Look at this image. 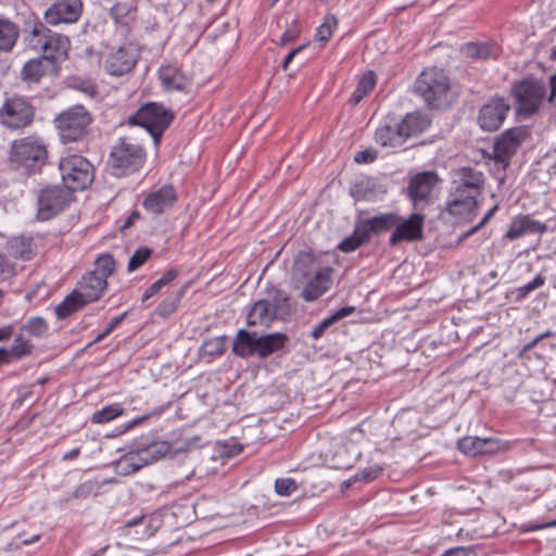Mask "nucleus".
<instances>
[{"label": "nucleus", "instance_id": "obj_61", "mask_svg": "<svg viewBox=\"0 0 556 556\" xmlns=\"http://www.w3.org/2000/svg\"><path fill=\"white\" fill-rule=\"evenodd\" d=\"M97 489V483L92 481H86L79 484L72 493L73 498H86L91 495Z\"/></svg>", "mask_w": 556, "mask_h": 556}, {"label": "nucleus", "instance_id": "obj_62", "mask_svg": "<svg viewBox=\"0 0 556 556\" xmlns=\"http://www.w3.org/2000/svg\"><path fill=\"white\" fill-rule=\"evenodd\" d=\"M441 556H478L472 547L458 546L444 552Z\"/></svg>", "mask_w": 556, "mask_h": 556}, {"label": "nucleus", "instance_id": "obj_5", "mask_svg": "<svg viewBox=\"0 0 556 556\" xmlns=\"http://www.w3.org/2000/svg\"><path fill=\"white\" fill-rule=\"evenodd\" d=\"M174 118L175 113L163 103L147 102L128 117L127 124L144 128L153 138L154 144H159Z\"/></svg>", "mask_w": 556, "mask_h": 556}, {"label": "nucleus", "instance_id": "obj_20", "mask_svg": "<svg viewBox=\"0 0 556 556\" xmlns=\"http://www.w3.org/2000/svg\"><path fill=\"white\" fill-rule=\"evenodd\" d=\"M137 10L135 0L131 2L118 1L110 9V17L124 36H128L134 28L137 20Z\"/></svg>", "mask_w": 556, "mask_h": 556}, {"label": "nucleus", "instance_id": "obj_12", "mask_svg": "<svg viewBox=\"0 0 556 556\" xmlns=\"http://www.w3.org/2000/svg\"><path fill=\"white\" fill-rule=\"evenodd\" d=\"M83 12V0H53L43 12V20L50 26L71 25L78 22Z\"/></svg>", "mask_w": 556, "mask_h": 556}, {"label": "nucleus", "instance_id": "obj_33", "mask_svg": "<svg viewBox=\"0 0 556 556\" xmlns=\"http://www.w3.org/2000/svg\"><path fill=\"white\" fill-rule=\"evenodd\" d=\"M8 253L14 258L29 261L36 255V247L31 237L18 236L7 243Z\"/></svg>", "mask_w": 556, "mask_h": 556}, {"label": "nucleus", "instance_id": "obj_59", "mask_svg": "<svg viewBox=\"0 0 556 556\" xmlns=\"http://www.w3.org/2000/svg\"><path fill=\"white\" fill-rule=\"evenodd\" d=\"M146 455L147 453L142 451L141 446H138L135 451L126 453V456L129 457L131 466L137 465L138 470L149 465Z\"/></svg>", "mask_w": 556, "mask_h": 556}, {"label": "nucleus", "instance_id": "obj_8", "mask_svg": "<svg viewBox=\"0 0 556 556\" xmlns=\"http://www.w3.org/2000/svg\"><path fill=\"white\" fill-rule=\"evenodd\" d=\"M35 114V106L25 97H5L0 106V125L12 131L23 130L33 125Z\"/></svg>", "mask_w": 556, "mask_h": 556}, {"label": "nucleus", "instance_id": "obj_13", "mask_svg": "<svg viewBox=\"0 0 556 556\" xmlns=\"http://www.w3.org/2000/svg\"><path fill=\"white\" fill-rule=\"evenodd\" d=\"M425 216L420 213H413L408 218H403L397 214V222L389 238V243L395 247L402 241H418L424 238Z\"/></svg>", "mask_w": 556, "mask_h": 556}, {"label": "nucleus", "instance_id": "obj_37", "mask_svg": "<svg viewBox=\"0 0 556 556\" xmlns=\"http://www.w3.org/2000/svg\"><path fill=\"white\" fill-rule=\"evenodd\" d=\"M87 303L80 298L77 290H74L55 306V316L58 319H65L75 312L81 309Z\"/></svg>", "mask_w": 556, "mask_h": 556}, {"label": "nucleus", "instance_id": "obj_26", "mask_svg": "<svg viewBox=\"0 0 556 556\" xmlns=\"http://www.w3.org/2000/svg\"><path fill=\"white\" fill-rule=\"evenodd\" d=\"M275 319L278 318L271 308V302L266 299L256 301L247 314L248 326L268 327Z\"/></svg>", "mask_w": 556, "mask_h": 556}, {"label": "nucleus", "instance_id": "obj_52", "mask_svg": "<svg viewBox=\"0 0 556 556\" xmlns=\"http://www.w3.org/2000/svg\"><path fill=\"white\" fill-rule=\"evenodd\" d=\"M115 270V261L110 253H105L100 255L96 260V270L100 277H103L105 280L109 276H111Z\"/></svg>", "mask_w": 556, "mask_h": 556}, {"label": "nucleus", "instance_id": "obj_57", "mask_svg": "<svg viewBox=\"0 0 556 556\" xmlns=\"http://www.w3.org/2000/svg\"><path fill=\"white\" fill-rule=\"evenodd\" d=\"M115 470L121 476H129V475L138 471V466L137 465L131 466L129 457H127L126 454H124L116 462Z\"/></svg>", "mask_w": 556, "mask_h": 556}, {"label": "nucleus", "instance_id": "obj_19", "mask_svg": "<svg viewBox=\"0 0 556 556\" xmlns=\"http://www.w3.org/2000/svg\"><path fill=\"white\" fill-rule=\"evenodd\" d=\"M375 140L381 147L400 149L405 144L399 121L387 116L383 123L375 131Z\"/></svg>", "mask_w": 556, "mask_h": 556}, {"label": "nucleus", "instance_id": "obj_6", "mask_svg": "<svg viewBox=\"0 0 556 556\" xmlns=\"http://www.w3.org/2000/svg\"><path fill=\"white\" fill-rule=\"evenodd\" d=\"M26 31L35 39V47L43 52L42 58L55 65L58 59H66L71 47L70 38L48 28L47 24L35 17L27 23Z\"/></svg>", "mask_w": 556, "mask_h": 556}, {"label": "nucleus", "instance_id": "obj_3", "mask_svg": "<svg viewBox=\"0 0 556 556\" xmlns=\"http://www.w3.org/2000/svg\"><path fill=\"white\" fill-rule=\"evenodd\" d=\"M92 122V114L83 104L70 106L53 119L63 144L84 141L91 132Z\"/></svg>", "mask_w": 556, "mask_h": 556}, {"label": "nucleus", "instance_id": "obj_38", "mask_svg": "<svg viewBox=\"0 0 556 556\" xmlns=\"http://www.w3.org/2000/svg\"><path fill=\"white\" fill-rule=\"evenodd\" d=\"M354 312H355V307L354 306H350V305L337 309L330 316L324 318L318 325H316L314 327V329L311 332V337L314 340H318L319 338L323 337V334L326 332V330L329 327H331L332 325H334L339 320L350 316Z\"/></svg>", "mask_w": 556, "mask_h": 556}, {"label": "nucleus", "instance_id": "obj_30", "mask_svg": "<svg viewBox=\"0 0 556 556\" xmlns=\"http://www.w3.org/2000/svg\"><path fill=\"white\" fill-rule=\"evenodd\" d=\"M257 333L240 329L232 343V353L241 358H249L256 355Z\"/></svg>", "mask_w": 556, "mask_h": 556}, {"label": "nucleus", "instance_id": "obj_40", "mask_svg": "<svg viewBox=\"0 0 556 556\" xmlns=\"http://www.w3.org/2000/svg\"><path fill=\"white\" fill-rule=\"evenodd\" d=\"M376 86V74L372 71L366 72L358 80L355 90L351 94L350 102L358 104Z\"/></svg>", "mask_w": 556, "mask_h": 556}, {"label": "nucleus", "instance_id": "obj_36", "mask_svg": "<svg viewBox=\"0 0 556 556\" xmlns=\"http://www.w3.org/2000/svg\"><path fill=\"white\" fill-rule=\"evenodd\" d=\"M457 179L454 180L456 186L470 190L471 193L481 192L483 185V174L472 167H462L457 172Z\"/></svg>", "mask_w": 556, "mask_h": 556}, {"label": "nucleus", "instance_id": "obj_35", "mask_svg": "<svg viewBox=\"0 0 556 556\" xmlns=\"http://www.w3.org/2000/svg\"><path fill=\"white\" fill-rule=\"evenodd\" d=\"M20 27L10 18L0 17V52L9 53L20 38Z\"/></svg>", "mask_w": 556, "mask_h": 556}, {"label": "nucleus", "instance_id": "obj_28", "mask_svg": "<svg viewBox=\"0 0 556 556\" xmlns=\"http://www.w3.org/2000/svg\"><path fill=\"white\" fill-rule=\"evenodd\" d=\"M459 51L465 59L471 61L496 59L498 54L496 45L490 42H465L462 45Z\"/></svg>", "mask_w": 556, "mask_h": 556}, {"label": "nucleus", "instance_id": "obj_55", "mask_svg": "<svg viewBox=\"0 0 556 556\" xmlns=\"http://www.w3.org/2000/svg\"><path fill=\"white\" fill-rule=\"evenodd\" d=\"M298 490V483L292 478H278L275 481V491L278 495L289 496Z\"/></svg>", "mask_w": 556, "mask_h": 556}, {"label": "nucleus", "instance_id": "obj_25", "mask_svg": "<svg viewBox=\"0 0 556 556\" xmlns=\"http://www.w3.org/2000/svg\"><path fill=\"white\" fill-rule=\"evenodd\" d=\"M405 142L409 138L418 137L430 127V119L420 111L407 113L400 121Z\"/></svg>", "mask_w": 556, "mask_h": 556}, {"label": "nucleus", "instance_id": "obj_46", "mask_svg": "<svg viewBox=\"0 0 556 556\" xmlns=\"http://www.w3.org/2000/svg\"><path fill=\"white\" fill-rule=\"evenodd\" d=\"M67 86L74 90L81 91L90 98H94L98 94V86L89 78L71 76L67 78Z\"/></svg>", "mask_w": 556, "mask_h": 556}, {"label": "nucleus", "instance_id": "obj_17", "mask_svg": "<svg viewBox=\"0 0 556 556\" xmlns=\"http://www.w3.org/2000/svg\"><path fill=\"white\" fill-rule=\"evenodd\" d=\"M178 200V193L172 184H165L159 189L149 192L143 201L142 207L153 215H161L170 210Z\"/></svg>", "mask_w": 556, "mask_h": 556}, {"label": "nucleus", "instance_id": "obj_7", "mask_svg": "<svg viewBox=\"0 0 556 556\" xmlns=\"http://www.w3.org/2000/svg\"><path fill=\"white\" fill-rule=\"evenodd\" d=\"M63 187L73 194L87 189L94 179L93 165L84 156L70 154L61 157L58 165Z\"/></svg>", "mask_w": 556, "mask_h": 556}, {"label": "nucleus", "instance_id": "obj_15", "mask_svg": "<svg viewBox=\"0 0 556 556\" xmlns=\"http://www.w3.org/2000/svg\"><path fill=\"white\" fill-rule=\"evenodd\" d=\"M509 110L510 105L504 98L493 97L480 109L478 123L482 129L495 131L503 124Z\"/></svg>", "mask_w": 556, "mask_h": 556}, {"label": "nucleus", "instance_id": "obj_39", "mask_svg": "<svg viewBox=\"0 0 556 556\" xmlns=\"http://www.w3.org/2000/svg\"><path fill=\"white\" fill-rule=\"evenodd\" d=\"M187 290V285L169 293L156 307L155 313L163 319H166L178 308L181 299Z\"/></svg>", "mask_w": 556, "mask_h": 556}, {"label": "nucleus", "instance_id": "obj_54", "mask_svg": "<svg viewBox=\"0 0 556 556\" xmlns=\"http://www.w3.org/2000/svg\"><path fill=\"white\" fill-rule=\"evenodd\" d=\"M382 472V468L380 466L368 467L365 468L357 473H355L350 480L349 484L353 482L363 481L365 483L371 482L376 480Z\"/></svg>", "mask_w": 556, "mask_h": 556}, {"label": "nucleus", "instance_id": "obj_64", "mask_svg": "<svg viewBox=\"0 0 556 556\" xmlns=\"http://www.w3.org/2000/svg\"><path fill=\"white\" fill-rule=\"evenodd\" d=\"M163 288L162 283L160 282V280L157 279L156 281H154L142 294V302L144 303L146 301H148L150 298H152L153 295H155L157 292L161 291V289Z\"/></svg>", "mask_w": 556, "mask_h": 556}, {"label": "nucleus", "instance_id": "obj_42", "mask_svg": "<svg viewBox=\"0 0 556 556\" xmlns=\"http://www.w3.org/2000/svg\"><path fill=\"white\" fill-rule=\"evenodd\" d=\"M478 207L477 200L473 197H467L465 200L459 198L450 199L447 202V212L451 215L462 216L473 213Z\"/></svg>", "mask_w": 556, "mask_h": 556}, {"label": "nucleus", "instance_id": "obj_58", "mask_svg": "<svg viewBox=\"0 0 556 556\" xmlns=\"http://www.w3.org/2000/svg\"><path fill=\"white\" fill-rule=\"evenodd\" d=\"M15 275V264L0 253V282L12 278Z\"/></svg>", "mask_w": 556, "mask_h": 556}, {"label": "nucleus", "instance_id": "obj_48", "mask_svg": "<svg viewBox=\"0 0 556 556\" xmlns=\"http://www.w3.org/2000/svg\"><path fill=\"white\" fill-rule=\"evenodd\" d=\"M350 195L356 201L369 200L374 192V186L369 180H358L351 185Z\"/></svg>", "mask_w": 556, "mask_h": 556}, {"label": "nucleus", "instance_id": "obj_47", "mask_svg": "<svg viewBox=\"0 0 556 556\" xmlns=\"http://www.w3.org/2000/svg\"><path fill=\"white\" fill-rule=\"evenodd\" d=\"M367 238L363 236V232L358 231V226L355 223L354 231L351 236L346 237L338 244V249L341 252L350 253L357 250L359 247L367 244Z\"/></svg>", "mask_w": 556, "mask_h": 556}, {"label": "nucleus", "instance_id": "obj_41", "mask_svg": "<svg viewBox=\"0 0 556 556\" xmlns=\"http://www.w3.org/2000/svg\"><path fill=\"white\" fill-rule=\"evenodd\" d=\"M316 256L312 250L300 251L294 260L293 270L302 278H308L314 269Z\"/></svg>", "mask_w": 556, "mask_h": 556}, {"label": "nucleus", "instance_id": "obj_49", "mask_svg": "<svg viewBox=\"0 0 556 556\" xmlns=\"http://www.w3.org/2000/svg\"><path fill=\"white\" fill-rule=\"evenodd\" d=\"M22 330L31 337L41 338L48 332L49 326L45 318L37 316L26 320L22 326Z\"/></svg>", "mask_w": 556, "mask_h": 556}, {"label": "nucleus", "instance_id": "obj_51", "mask_svg": "<svg viewBox=\"0 0 556 556\" xmlns=\"http://www.w3.org/2000/svg\"><path fill=\"white\" fill-rule=\"evenodd\" d=\"M153 250L149 247H139L134 254L130 256L127 265L128 271H135L144 265L151 257Z\"/></svg>", "mask_w": 556, "mask_h": 556}, {"label": "nucleus", "instance_id": "obj_24", "mask_svg": "<svg viewBox=\"0 0 556 556\" xmlns=\"http://www.w3.org/2000/svg\"><path fill=\"white\" fill-rule=\"evenodd\" d=\"M547 229L544 223L533 219L529 215H518L513 218L505 238L515 240L526 233H542Z\"/></svg>", "mask_w": 556, "mask_h": 556}, {"label": "nucleus", "instance_id": "obj_32", "mask_svg": "<svg viewBox=\"0 0 556 556\" xmlns=\"http://www.w3.org/2000/svg\"><path fill=\"white\" fill-rule=\"evenodd\" d=\"M159 78L166 91H186L189 84L182 72L172 65L161 66Z\"/></svg>", "mask_w": 556, "mask_h": 556}, {"label": "nucleus", "instance_id": "obj_29", "mask_svg": "<svg viewBox=\"0 0 556 556\" xmlns=\"http://www.w3.org/2000/svg\"><path fill=\"white\" fill-rule=\"evenodd\" d=\"M288 341V336L282 332L257 336L256 355L260 358H266L283 350Z\"/></svg>", "mask_w": 556, "mask_h": 556}, {"label": "nucleus", "instance_id": "obj_9", "mask_svg": "<svg viewBox=\"0 0 556 556\" xmlns=\"http://www.w3.org/2000/svg\"><path fill=\"white\" fill-rule=\"evenodd\" d=\"M450 79L442 70L426 68L415 81V92L419 94L429 108H439L442 99L450 90Z\"/></svg>", "mask_w": 556, "mask_h": 556}, {"label": "nucleus", "instance_id": "obj_60", "mask_svg": "<svg viewBox=\"0 0 556 556\" xmlns=\"http://www.w3.org/2000/svg\"><path fill=\"white\" fill-rule=\"evenodd\" d=\"M378 157V151L374 148L365 149L362 151H358L354 155V162L357 164H369L377 160Z\"/></svg>", "mask_w": 556, "mask_h": 556}, {"label": "nucleus", "instance_id": "obj_1", "mask_svg": "<svg viewBox=\"0 0 556 556\" xmlns=\"http://www.w3.org/2000/svg\"><path fill=\"white\" fill-rule=\"evenodd\" d=\"M546 97V85L531 75L515 80L510 86L509 98L519 118L534 115Z\"/></svg>", "mask_w": 556, "mask_h": 556}, {"label": "nucleus", "instance_id": "obj_23", "mask_svg": "<svg viewBox=\"0 0 556 556\" xmlns=\"http://www.w3.org/2000/svg\"><path fill=\"white\" fill-rule=\"evenodd\" d=\"M458 450L467 456L492 454L498 448V442L493 438L464 437L457 441Z\"/></svg>", "mask_w": 556, "mask_h": 556}, {"label": "nucleus", "instance_id": "obj_4", "mask_svg": "<svg viewBox=\"0 0 556 556\" xmlns=\"http://www.w3.org/2000/svg\"><path fill=\"white\" fill-rule=\"evenodd\" d=\"M48 157L47 147L37 136H27L11 143L9 160L11 165L30 175L39 172Z\"/></svg>", "mask_w": 556, "mask_h": 556}, {"label": "nucleus", "instance_id": "obj_18", "mask_svg": "<svg viewBox=\"0 0 556 556\" xmlns=\"http://www.w3.org/2000/svg\"><path fill=\"white\" fill-rule=\"evenodd\" d=\"M363 214H365L363 211L358 213L355 223L358 226V231L363 232V236L367 238L368 243L372 236H380L390 231L397 222V213L395 212H389L368 218H362Z\"/></svg>", "mask_w": 556, "mask_h": 556}, {"label": "nucleus", "instance_id": "obj_50", "mask_svg": "<svg viewBox=\"0 0 556 556\" xmlns=\"http://www.w3.org/2000/svg\"><path fill=\"white\" fill-rule=\"evenodd\" d=\"M227 338L225 336L215 337L204 341L201 349L203 354L208 355L211 357L220 356L225 352V342Z\"/></svg>", "mask_w": 556, "mask_h": 556}, {"label": "nucleus", "instance_id": "obj_44", "mask_svg": "<svg viewBox=\"0 0 556 556\" xmlns=\"http://www.w3.org/2000/svg\"><path fill=\"white\" fill-rule=\"evenodd\" d=\"M172 445L166 441H156L142 445L141 448L147 453L149 465L163 458L170 452Z\"/></svg>", "mask_w": 556, "mask_h": 556}, {"label": "nucleus", "instance_id": "obj_34", "mask_svg": "<svg viewBox=\"0 0 556 556\" xmlns=\"http://www.w3.org/2000/svg\"><path fill=\"white\" fill-rule=\"evenodd\" d=\"M49 64L51 63L42 56L30 59L21 70V79L28 85L39 84L47 75Z\"/></svg>", "mask_w": 556, "mask_h": 556}, {"label": "nucleus", "instance_id": "obj_16", "mask_svg": "<svg viewBox=\"0 0 556 556\" xmlns=\"http://www.w3.org/2000/svg\"><path fill=\"white\" fill-rule=\"evenodd\" d=\"M138 58L139 54L132 45H124L108 55L105 70L111 76H123L135 67Z\"/></svg>", "mask_w": 556, "mask_h": 556}, {"label": "nucleus", "instance_id": "obj_63", "mask_svg": "<svg viewBox=\"0 0 556 556\" xmlns=\"http://www.w3.org/2000/svg\"><path fill=\"white\" fill-rule=\"evenodd\" d=\"M164 412V407L163 406H160L157 408H155L154 410H152L151 413L149 414H144L138 418H135L132 419L131 421H129L126 426H125V429L124 431L126 430H129L131 428H134L135 426L141 424L142 421L149 419L151 416H160L162 413Z\"/></svg>", "mask_w": 556, "mask_h": 556}, {"label": "nucleus", "instance_id": "obj_56", "mask_svg": "<svg viewBox=\"0 0 556 556\" xmlns=\"http://www.w3.org/2000/svg\"><path fill=\"white\" fill-rule=\"evenodd\" d=\"M543 283L544 279L542 278V276L538 275L530 282L526 283L525 286L516 290V299L521 300L526 298L530 292L540 288Z\"/></svg>", "mask_w": 556, "mask_h": 556}, {"label": "nucleus", "instance_id": "obj_43", "mask_svg": "<svg viewBox=\"0 0 556 556\" xmlns=\"http://www.w3.org/2000/svg\"><path fill=\"white\" fill-rule=\"evenodd\" d=\"M123 413L124 408L118 403L106 405L92 414L91 422L98 425L106 424L122 416Z\"/></svg>", "mask_w": 556, "mask_h": 556}, {"label": "nucleus", "instance_id": "obj_21", "mask_svg": "<svg viewBox=\"0 0 556 556\" xmlns=\"http://www.w3.org/2000/svg\"><path fill=\"white\" fill-rule=\"evenodd\" d=\"M330 273L331 268L329 267L316 271L303 288L301 298L305 302H313L325 294L331 287Z\"/></svg>", "mask_w": 556, "mask_h": 556}, {"label": "nucleus", "instance_id": "obj_31", "mask_svg": "<svg viewBox=\"0 0 556 556\" xmlns=\"http://www.w3.org/2000/svg\"><path fill=\"white\" fill-rule=\"evenodd\" d=\"M257 333L240 329L232 343V353L241 358H249L256 355Z\"/></svg>", "mask_w": 556, "mask_h": 556}, {"label": "nucleus", "instance_id": "obj_53", "mask_svg": "<svg viewBox=\"0 0 556 556\" xmlns=\"http://www.w3.org/2000/svg\"><path fill=\"white\" fill-rule=\"evenodd\" d=\"M338 21L333 15H327L324 23L317 28L316 38L321 42H327L337 27Z\"/></svg>", "mask_w": 556, "mask_h": 556}, {"label": "nucleus", "instance_id": "obj_45", "mask_svg": "<svg viewBox=\"0 0 556 556\" xmlns=\"http://www.w3.org/2000/svg\"><path fill=\"white\" fill-rule=\"evenodd\" d=\"M34 345L29 340L25 339L22 333L15 337L13 345L8 348L9 353L11 354L13 361L22 359L25 356H28L33 353Z\"/></svg>", "mask_w": 556, "mask_h": 556}, {"label": "nucleus", "instance_id": "obj_27", "mask_svg": "<svg viewBox=\"0 0 556 556\" xmlns=\"http://www.w3.org/2000/svg\"><path fill=\"white\" fill-rule=\"evenodd\" d=\"M267 298L271 302V308L278 319H286L295 312V303L281 289L268 288L266 290Z\"/></svg>", "mask_w": 556, "mask_h": 556}, {"label": "nucleus", "instance_id": "obj_14", "mask_svg": "<svg viewBox=\"0 0 556 556\" xmlns=\"http://www.w3.org/2000/svg\"><path fill=\"white\" fill-rule=\"evenodd\" d=\"M439 182H441V178L434 170L417 173L408 180L406 195L415 206L420 202L428 203L432 190Z\"/></svg>", "mask_w": 556, "mask_h": 556}, {"label": "nucleus", "instance_id": "obj_22", "mask_svg": "<svg viewBox=\"0 0 556 556\" xmlns=\"http://www.w3.org/2000/svg\"><path fill=\"white\" fill-rule=\"evenodd\" d=\"M108 287V281L97 271H89L83 276L78 283L77 292L85 302L98 301Z\"/></svg>", "mask_w": 556, "mask_h": 556}, {"label": "nucleus", "instance_id": "obj_11", "mask_svg": "<svg viewBox=\"0 0 556 556\" xmlns=\"http://www.w3.org/2000/svg\"><path fill=\"white\" fill-rule=\"evenodd\" d=\"M528 136L529 130L526 126H517L506 129L496 138L492 153L496 168L507 169L511 157L517 153V150Z\"/></svg>", "mask_w": 556, "mask_h": 556}, {"label": "nucleus", "instance_id": "obj_10", "mask_svg": "<svg viewBox=\"0 0 556 556\" xmlns=\"http://www.w3.org/2000/svg\"><path fill=\"white\" fill-rule=\"evenodd\" d=\"M75 195L62 185H47L37 191V218L49 220L62 213Z\"/></svg>", "mask_w": 556, "mask_h": 556}, {"label": "nucleus", "instance_id": "obj_2", "mask_svg": "<svg viewBox=\"0 0 556 556\" xmlns=\"http://www.w3.org/2000/svg\"><path fill=\"white\" fill-rule=\"evenodd\" d=\"M147 161L143 146L134 142L128 137H121L112 146L108 166L116 177H125L139 172Z\"/></svg>", "mask_w": 556, "mask_h": 556}]
</instances>
